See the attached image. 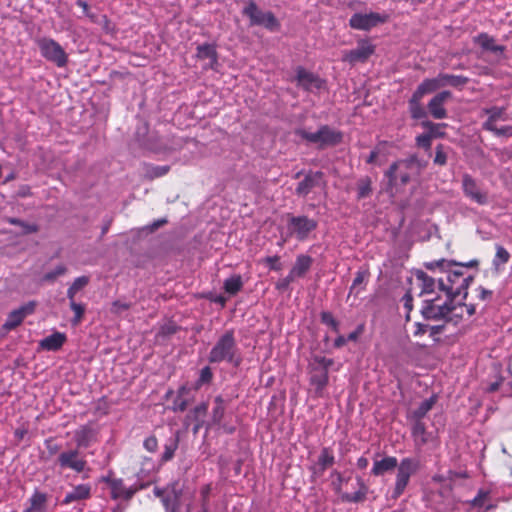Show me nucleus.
<instances>
[{"label":"nucleus","instance_id":"nucleus-1","mask_svg":"<svg viewBox=\"0 0 512 512\" xmlns=\"http://www.w3.org/2000/svg\"><path fill=\"white\" fill-rule=\"evenodd\" d=\"M211 363L228 362L234 366L241 363V357L232 331L225 332L209 353Z\"/></svg>","mask_w":512,"mask_h":512},{"label":"nucleus","instance_id":"nucleus-2","mask_svg":"<svg viewBox=\"0 0 512 512\" xmlns=\"http://www.w3.org/2000/svg\"><path fill=\"white\" fill-rule=\"evenodd\" d=\"M420 170L419 161L415 156L393 163L386 176L390 185H396L398 180L401 184H407L411 177L418 174Z\"/></svg>","mask_w":512,"mask_h":512},{"label":"nucleus","instance_id":"nucleus-3","mask_svg":"<svg viewBox=\"0 0 512 512\" xmlns=\"http://www.w3.org/2000/svg\"><path fill=\"white\" fill-rule=\"evenodd\" d=\"M296 134L309 143L319 147L334 146L342 141V133L327 126H321L316 132H308L305 129H298Z\"/></svg>","mask_w":512,"mask_h":512},{"label":"nucleus","instance_id":"nucleus-4","mask_svg":"<svg viewBox=\"0 0 512 512\" xmlns=\"http://www.w3.org/2000/svg\"><path fill=\"white\" fill-rule=\"evenodd\" d=\"M473 278L465 276L461 271L455 270L447 274L446 279L438 280V287L445 292L448 298H454L461 294L466 295V290Z\"/></svg>","mask_w":512,"mask_h":512},{"label":"nucleus","instance_id":"nucleus-5","mask_svg":"<svg viewBox=\"0 0 512 512\" xmlns=\"http://www.w3.org/2000/svg\"><path fill=\"white\" fill-rule=\"evenodd\" d=\"M55 465L60 471L69 470L77 474L89 471L85 455L78 448L61 451L58 454Z\"/></svg>","mask_w":512,"mask_h":512},{"label":"nucleus","instance_id":"nucleus-6","mask_svg":"<svg viewBox=\"0 0 512 512\" xmlns=\"http://www.w3.org/2000/svg\"><path fill=\"white\" fill-rule=\"evenodd\" d=\"M419 460L412 457L403 458L398 464L395 486L392 491L391 497L393 499L399 498L405 491L409 484L410 478L419 469Z\"/></svg>","mask_w":512,"mask_h":512},{"label":"nucleus","instance_id":"nucleus-7","mask_svg":"<svg viewBox=\"0 0 512 512\" xmlns=\"http://www.w3.org/2000/svg\"><path fill=\"white\" fill-rule=\"evenodd\" d=\"M318 222L305 215L290 216L287 223L288 235L298 241H305L316 230Z\"/></svg>","mask_w":512,"mask_h":512},{"label":"nucleus","instance_id":"nucleus-8","mask_svg":"<svg viewBox=\"0 0 512 512\" xmlns=\"http://www.w3.org/2000/svg\"><path fill=\"white\" fill-rule=\"evenodd\" d=\"M243 14L250 19V25L263 26L270 31L279 29L280 24L272 12H264L258 8L254 1H249L243 9Z\"/></svg>","mask_w":512,"mask_h":512},{"label":"nucleus","instance_id":"nucleus-9","mask_svg":"<svg viewBox=\"0 0 512 512\" xmlns=\"http://www.w3.org/2000/svg\"><path fill=\"white\" fill-rule=\"evenodd\" d=\"M37 46L41 55L48 61L56 64L58 67H64L68 62V55L62 46L51 38H40L37 40Z\"/></svg>","mask_w":512,"mask_h":512},{"label":"nucleus","instance_id":"nucleus-10","mask_svg":"<svg viewBox=\"0 0 512 512\" xmlns=\"http://www.w3.org/2000/svg\"><path fill=\"white\" fill-rule=\"evenodd\" d=\"M333 364V360L326 357H315L312 364L310 383L315 388V393L319 396L323 394L324 388L328 384V369Z\"/></svg>","mask_w":512,"mask_h":512},{"label":"nucleus","instance_id":"nucleus-11","mask_svg":"<svg viewBox=\"0 0 512 512\" xmlns=\"http://www.w3.org/2000/svg\"><path fill=\"white\" fill-rule=\"evenodd\" d=\"M468 79L461 75L441 73L435 78L425 79L418 86L426 93H432L446 86L458 87L466 84Z\"/></svg>","mask_w":512,"mask_h":512},{"label":"nucleus","instance_id":"nucleus-12","mask_svg":"<svg viewBox=\"0 0 512 512\" xmlns=\"http://www.w3.org/2000/svg\"><path fill=\"white\" fill-rule=\"evenodd\" d=\"M450 300L451 298H448L447 295L444 301H441L440 297L427 299L424 301L421 313L426 319L444 320L445 314L448 311V305Z\"/></svg>","mask_w":512,"mask_h":512},{"label":"nucleus","instance_id":"nucleus-13","mask_svg":"<svg viewBox=\"0 0 512 512\" xmlns=\"http://www.w3.org/2000/svg\"><path fill=\"white\" fill-rule=\"evenodd\" d=\"M462 188L466 197L479 205H485L488 202L487 193L483 192L476 181L468 174L462 178Z\"/></svg>","mask_w":512,"mask_h":512},{"label":"nucleus","instance_id":"nucleus-14","mask_svg":"<svg viewBox=\"0 0 512 512\" xmlns=\"http://www.w3.org/2000/svg\"><path fill=\"white\" fill-rule=\"evenodd\" d=\"M385 21V18L378 13H356L350 18V26L358 30H369Z\"/></svg>","mask_w":512,"mask_h":512},{"label":"nucleus","instance_id":"nucleus-15","mask_svg":"<svg viewBox=\"0 0 512 512\" xmlns=\"http://www.w3.org/2000/svg\"><path fill=\"white\" fill-rule=\"evenodd\" d=\"M105 481L109 485L111 497L115 500H128L132 498L138 490L137 487H127L122 479L106 478Z\"/></svg>","mask_w":512,"mask_h":512},{"label":"nucleus","instance_id":"nucleus-16","mask_svg":"<svg viewBox=\"0 0 512 512\" xmlns=\"http://www.w3.org/2000/svg\"><path fill=\"white\" fill-rule=\"evenodd\" d=\"M296 80L298 86L311 92L320 90L324 84L318 76L302 67L296 69Z\"/></svg>","mask_w":512,"mask_h":512},{"label":"nucleus","instance_id":"nucleus-17","mask_svg":"<svg viewBox=\"0 0 512 512\" xmlns=\"http://www.w3.org/2000/svg\"><path fill=\"white\" fill-rule=\"evenodd\" d=\"M452 97L451 92L442 91L436 94L428 103L430 115L435 119H444L447 117V111L444 108L445 103Z\"/></svg>","mask_w":512,"mask_h":512},{"label":"nucleus","instance_id":"nucleus-18","mask_svg":"<svg viewBox=\"0 0 512 512\" xmlns=\"http://www.w3.org/2000/svg\"><path fill=\"white\" fill-rule=\"evenodd\" d=\"M34 309L35 303L29 302L28 304L23 305L22 307L16 310H13L12 312L9 313L5 323L3 324V329L7 331L15 329L22 323V321L27 315L33 313Z\"/></svg>","mask_w":512,"mask_h":512},{"label":"nucleus","instance_id":"nucleus-19","mask_svg":"<svg viewBox=\"0 0 512 512\" xmlns=\"http://www.w3.org/2000/svg\"><path fill=\"white\" fill-rule=\"evenodd\" d=\"M97 430L91 424H86L77 428L73 433L76 448H88L96 441Z\"/></svg>","mask_w":512,"mask_h":512},{"label":"nucleus","instance_id":"nucleus-20","mask_svg":"<svg viewBox=\"0 0 512 512\" xmlns=\"http://www.w3.org/2000/svg\"><path fill=\"white\" fill-rule=\"evenodd\" d=\"M373 53L374 46L367 42H362L355 49L345 53L343 60L351 64L365 62Z\"/></svg>","mask_w":512,"mask_h":512},{"label":"nucleus","instance_id":"nucleus-21","mask_svg":"<svg viewBox=\"0 0 512 512\" xmlns=\"http://www.w3.org/2000/svg\"><path fill=\"white\" fill-rule=\"evenodd\" d=\"M335 462L333 453L329 448H323L315 464L310 467L313 478L321 477L325 470L331 467Z\"/></svg>","mask_w":512,"mask_h":512},{"label":"nucleus","instance_id":"nucleus-22","mask_svg":"<svg viewBox=\"0 0 512 512\" xmlns=\"http://www.w3.org/2000/svg\"><path fill=\"white\" fill-rule=\"evenodd\" d=\"M322 178L323 174L321 172L307 174L305 178L299 182L296 188V193L300 196H306L313 190V188L323 184Z\"/></svg>","mask_w":512,"mask_h":512},{"label":"nucleus","instance_id":"nucleus-23","mask_svg":"<svg viewBox=\"0 0 512 512\" xmlns=\"http://www.w3.org/2000/svg\"><path fill=\"white\" fill-rule=\"evenodd\" d=\"M467 504L471 508L484 509L482 512H489L496 508V504L491 499L490 491L485 489H479L477 495Z\"/></svg>","mask_w":512,"mask_h":512},{"label":"nucleus","instance_id":"nucleus-24","mask_svg":"<svg viewBox=\"0 0 512 512\" xmlns=\"http://www.w3.org/2000/svg\"><path fill=\"white\" fill-rule=\"evenodd\" d=\"M426 93L418 86L409 100V111L413 119L426 118L427 112L421 105V99Z\"/></svg>","mask_w":512,"mask_h":512},{"label":"nucleus","instance_id":"nucleus-25","mask_svg":"<svg viewBox=\"0 0 512 512\" xmlns=\"http://www.w3.org/2000/svg\"><path fill=\"white\" fill-rule=\"evenodd\" d=\"M313 263V259L305 254H300L297 256L296 261L290 270V278H301L303 277L311 268Z\"/></svg>","mask_w":512,"mask_h":512},{"label":"nucleus","instance_id":"nucleus-26","mask_svg":"<svg viewBox=\"0 0 512 512\" xmlns=\"http://www.w3.org/2000/svg\"><path fill=\"white\" fill-rule=\"evenodd\" d=\"M91 495V487L89 484H79L74 486L71 491L67 492L63 504H71L89 498Z\"/></svg>","mask_w":512,"mask_h":512},{"label":"nucleus","instance_id":"nucleus-27","mask_svg":"<svg viewBox=\"0 0 512 512\" xmlns=\"http://www.w3.org/2000/svg\"><path fill=\"white\" fill-rule=\"evenodd\" d=\"M23 512H48L47 495L35 491L28 500V505Z\"/></svg>","mask_w":512,"mask_h":512},{"label":"nucleus","instance_id":"nucleus-28","mask_svg":"<svg viewBox=\"0 0 512 512\" xmlns=\"http://www.w3.org/2000/svg\"><path fill=\"white\" fill-rule=\"evenodd\" d=\"M398 466V461L396 457L393 456H386L382 458L381 460L374 461L373 467H372V474L375 476H381L385 474L386 472H389L393 469H395Z\"/></svg>","mask_w":512,"mask_h":512},{"label":"nucleus","instance_id":"nucleus-29","mask_svg":"<svg viewBox=\"0 0 512 512\" xmlns=\"http://www.w3.org/2000/svg\"><path fill=\"white\" fill-rule=\"evenodd\" d=\"M66 341V336L63 333L55 332L40 341V347L47 351L59 350Z\"/></svg>","mask_w":512,"mask_h":512},{"label":"nucleus","instance_id":"nucleus-30","mask_svg":"<svg viewBox=\"0 0 512 512\" xmlns=\"http://www.w3.org/2000/svg\"><path fill=\"white\" fill-rule=\"evenodd\" d=\"M208 410L207 403H201L197 405L187 416L186 423L190 424L191 422H195L194 433H197L200 427L202 426L203 418L206 415Z\"/></svg>","mask_w":512,"mask_h":512},{"label":"nucleus","instance_id":"nucleus-31","mask_svg":"<svg viewBox=\"0 0 512 512\" xmlns=\"http://www.w3.org/2000/svg\"><path fill=\"white\" fill-rule=\"evenodd\" d=\"M359 489L355 493H344L341 498L343 501L359 503L366 499L368 487L361 478H357Z\"/></svg>","mask_w":512,"mask_h":512},{"label":"nucleus","instance_id":"nucleus-32","mask_svg":"<svg viewBox=\"0 0 512 512\" xmlns=\"http://www.w3.org/2000/svg\"><path fill=\"white\" fill-rule=\"evenodd\" d=\"M190 389L186 386H181L177 392V396L173 401L174 411H184L190 403Z\"/></svg>","mask_w":512,"mask_h":512},{"label":"nucleus","instance_id":"nucleus-33","mask_svg":"<svg viewBox=\"0 0 512 512\" xmlns=\"http://www.w3.org/2000/svg\"><path fill=\"white\" fill-rule=\"evenodd\" d=\"M197 57L199 59H208L211 68H214V65L217 63V52L211 44L199 45L197 47Z\"/></svg>","mask_w":512,"mask_h":512},{"label":"nucleus","instance_id":"nucleus-34","mask_svg":"<svg viewBox=\"0 0 512 512\" xmlns=\"http://www.w3.org/2000/svg\"><path fill=\"white\" fill-rule=\"evenodd\" d=\"M485 113L488 115V118L483 124L496 125L498 120H509V116L506 114L504 107H491L485 109Z\"/></svg>","mask_w":512,"mask_h":512},{"label":"nucleus","instance_id":"nucleus-35","mask_svg":"<svg viewBox=\"0 0 512 512\" xmlns=\"http://www.w3.org/2000/svg\"><path fill=\"white\" fill-rule=\"evenodd\" d=\"M416 279L422 288L421 294H428L434 291L436 282L432 277L428 276L425 272L417 271Z\"/></svg>","mask_w":512,"mask_h":512},{"label":"nucleus","instance_id":"nucleus-36","mask_svg":"<svg viewBox=\"0 0 512 512\" xmlns=\"http://www.w3.org/2000/svg\"><path fill=\"white\" fill-rule=\"evenodd\" d=\"M477 43L486 50L492 51L494 53H502L504 51V47L501 45H497L492 37H489L487 34H480L477 38Z\"/></svg>","mask_w":512,"mask_h":512},{"label":"nucleus","instance_id":"nucleus-37","mask_svg":"<svg viewBox=\"0 0 512 512\" xmlns=\"http://www.w3.org/2000/svg\"><path fill=\"white\" fill-rule=\"evenodd\" d=\"M437 397L435 395L420 403L417 409L412 412L416 420H421L435 405Z\"/></svg>","mask_w":512,"mask_h":512},{"label":"nucleus","instance_id":"nucleus-38","mask_svg":"<svg viewBox=\"0 0 512 512\" xmlns=\"http://www.w3.org/2000/svg\"><path fill=\"white\" fill-rule=\"evenodd\" d=\"M242 286L243 282L240 275H232L224 281V290L230 295L238 293Z\"/></svg>","mask_w":512,"mask_h":512},{"label":"nucleus","instance_id":"nucleus-39","mask_svg":"<svg viewBox=\"0 0 512 512\" xmlns=\"http://www.w3.org/2000/svg\"><path fill=\"white\" fill-rule=\"evenodd\" d=\"M89 283L87 276H80L76 278L67 290V297L69 300L75 299L76 294L81 291Z\"/></svg>","mask_w":512,"mask_h":512},{"label":"nucleus","instance_id":"nucleus-40","mask_svg":"<svg viewBox=\"0 0 512 512\" xmlns=\"http://www.w3.org/2000/svg\"><path fill=\"white\" fill-rule=\"evenodd\" d=\"M154 494L162 499V503L165 506L167 512H170V510L171 512L174 511L175 502L178 499V496L176 494L174 495L173 499H171L169 496H165L164 491L160 488H155Z\"/></svg>","mask_w":512,"mask_h":512},{"label":"nucleus","instance_id":"nucleus-41","mask_svg":"<svg viewBox=\"0 0 512 512\" xmlns=\"http://www.w3.org/2000/svg\"><path fill=\"white\" fill-rule=\"evenodd\" d=\"M368 273L366 271H358L350 287V293L358 294L362 289V285L366 281Z\"/></svg>","mask_w":512,"mask_h":512},{"label":"nucleus","instance_id":"nucleus-42","mask_svg":"<svg viewBox=\"0 0 512 512\" xmlns=\"http://www.w3.org/2000/svg\"><path fill=\"white\" fill-rule=\"evenodd\" d=\"M225 405L224 400L221 396H217L215 398V406L213 408V421L215 423H220L224 416Z\"/></svg>","mask_w":512,"mask_h":512},{"label":"nucleus","instance_id":"nucleus-43","mask_svg":"<svg viewBox=\"0 0 512 512\" xmlns=\"http://www.w3.org/2000/svg\"><path fill=\"white\" fill-rule=\"evenodd\" d=\"M483 129L494 133L498 137H500V136H506V137L512 136V126H503L501 128H498L496 125L483 124Z\"/></svg>","mask_w":512,"mask_h":512},{"label":"nucleus","instance_id":"nucleus-44","mask_svg":"<svg viewBox=\"0 0 512 512\" xmlns=\"http://www.w3.org/2000/svg\"><path fill=\"white\" fill-rule=\"evenodd\" d=\"M70 308L74 312V318L72 319L73 325H78L85 312V307L82 304L76 303L75 299L70 300Z\"/></svg>","mask_w":512,"mask_h":512},{"label":"nucleus","instance_id":"nucleus-45","mask_svg":"<svg viewBox=\"0 0 512 512\" xmlns=\"http://www.w3.org/2000/svg\"><path fill=\"white\" fill-rule=\"evenodd\" d=\"M509 252L502 246L496 247V254L493 260L494 266L498 267L502 264H505L509 260Z\"/></svg>","mask_w":512,"mask_h":512},{"label":"nucleus","instance_id":"nucleus-46","mask_svg":"<svg viewBox=\"0 0 512 512\" xmlns=\"http://www.w3.org/2000/svg\"><path fill=\"white\" fill-rule=\"evenodd\" d=\"M177 447H178V441L176 439H170L165 444V450L162 455V460L168 461V460L172 459Z\"/></svg>","mask_w":512,"mask_h":512},{"label":"nucleus","instance_id":"nucleus-47","mask_svg":"<svg viewBox=\"0 0 512 512\" xmlns=\"http://www.w3.org/2000/svg\"><path fill=\"white\" fill-rule=\"evenodd\" d=\"M371 181L369 178L361 179L358 182V198H365L371 193Z\"/></svg>","mask_w":512,"mask_h":512},{"label":"nucleus","instance_id":"nucleus-48","mask_svg":"<svg viewBox=\"0 0 512 512\" xmlns=\"http://www.w3.org/2000/svg\"><path fill=\"white\" fill-rule=\"evenodd\" d=\"M66 273V268L63 265H58L52 271L46 273L43 276V280L47 282H53L57 277L62 276Z\"/></svg>","mask_w":512,"mask_h":512},{"label":"nucleus","instance_id":"nucleus-49","mask_svg":"<svg viewBox=\"0 0 512 512\" xmlns=\"http://www.w3.org/2000/svg\"><path fill=\"white\" fill-rule=\"evenodd\" d=\"M444 320L446 322H451L453 324H457L461 319L458 316V313L455 312L454 306H453V298L449 301L448 305V311L445 314Z\"/></svg>","mask_w":512,"mask_h":512},{"label":"nucleus","instance_id":"nucleus-50","mask_svg":"<svg viewBox=\"0 0 512 512\" xmlns=\"http://www.w3.org/2000/svg\"><path fill=\"white\" fill-rule=\"evenodd\" d=\"M321 321L330 326L335 332H338V322L334 319L330 312L321 313Z\"/></svg>","mask_w":512,"mask_h":512},{"label":"nucleus","instance_id":"nucleus-51","mask_svg":"<svg viewBox=\"0 0 512 512\" xmlns=\"http://www.w3.org/2000/svg\"><path fill=\"white\" fill-rule=\"evenodd\" d=\"M432 141V134H421L416 137V143L419 147H422L426 150L430 149Z\"/></svg>","mask_w":512,"mask_h":512},{"label":"nucleus","instance_id":"nucleus-52","mask_svg":"<svg viewBox=\"0 0 512 512\" xmlns=\"http://www.w3.org/2000/svg\"><path fill=\"white\" fill-rule=\"evenodd\" d=\"M422 126L426 129H428V133L427 134H432V138L435 137V136H438L439 133H438V129L441 127V126H445V124H436V123H433L431 121H423L422 122Z\"/></svg>","mask_w":512,"mask_h":512},{"label":"nucleus","instance_id":"nucleus-53","mask_svg":"<svg viewBox=\"0 0 512 512\" xmlns=\"http://www.w3.org/2000/svg\"><path fill=\"white\" fill-rule=\"evenodd\" d=\"M446 162H447V156L443 150V145H438L436 147L434 163L438 164V165H445Z\"/></svg>","mask_w":512,"mask_h":512},{"label":"nucleus","instance_id":"nucleus-54","mask_svg":"<svg viewBox=\"0 0 512 512\" xmlns=\"http://www.w3.org/2000/svg\"><path fill=\"white\" fill-rule=\"evenodd\" d=\"M130 308V305L121 301H114L112 303L111 312L115 314H121L124 311H127Z\"/></svg>","mask_w":512,"mask_h":512},{"label":"nucleus","instance_id":"nucleus-55","mask_svg":"<svg viewBox=\"0 0 512 512\" xmlns=\"http://www.w3.org/2000/svg\"><path fill=\"white\" fill-rule=\"evenodd\" d=\"M143 445L147 451L155 452L158 447V442H157L156 437L150 436L144 440Z\"/></svg>","mask_w":512,"mask_h":512},{"label":"nucleus","instance_id":"nucleus-56","mask_svg":"<svg viewBox=\"0 0 512 512\" xmlns=\"http://www.w3.org/2000/svg\"><path fill=\"white\" fill-rule=\"evenodd\" d=\"M212 379V372L209 367H204L200 372V377L198 380V385H202L204 383H208Z\"/></svg>","mask_w":512,"mask_h":512},{"label":"nucleus","instance_id":"nucleus-57","mask_svg":"<svg viewBox=\"0 0 512 512\" xmlns=\"http://www.w3.org/2000/svg\"><path fill=\"white\" fill-rule=\"evenodd\" d=\"M19 227L22 228L23 234H31L38 231V226L36 224H30L24 221H22V224H20Z\"/></svg>","mask_w":512,"mask_h":512},{"label":"nucleus","instance_id":"nucleus-58","mask_svg":"<svg viewBox=\"0 0 512 512\" xmlns=\"http://www.w3.org/2000/svg\"><path fill=\"white\" fill-rule=\"evenodd\" d=\"M446 261L444 259L438 261H432L425 264V267L429 270H435L436 268L444 269Z\"/></svg>","mask_w":512,"mask_h":512},{"label":"nucleus","instance_id":"nucleus-59","mask_svg":"<svg viewBox=\"0 0 512 512\" xmlns=\"http://www.w3.org/2000/svg\"><path fill=\"white\" fill-rule=\"evenodd\" d=\"M169 168L167 166H157L152 169V177H161L168 172Z\"/></svg>","mask_w":512,"mask_h":512},{"label":"nucleus","instance_id":"nucleus-60","mask_svg":"<svg viewBox=\"0 0 512 512\" xmlns=\"http://www.w3.org/2000/svg\"><path fill=\"white\" fill-rule=\"evenodd\" d=\"M453 306H454L455 312L458 313V316L460 317V319H462L466 316L465 310L467 309V304L453 302Z\"/></svg>","mask_w":512,"mask_h":512},{"label":"nucleus","instance_id":"nucleus-61","mask_svg":"<svg viewBox=\"0 0 512 512\" xmlns=\"http://www.w3.org/2000/svg\"><path fill=\"white\" fill-rule=\"evenodd\" d=\"M166 223H167V220L165 218L158 219V220L154 221L151 225L147 226V229L150 232H153V231L157 230L158 228H160L161 226H163Z\"/></svg>","mask_w":512,"mask_h":512},{"label":"nucleus","instance_id":"nucleus-62","mask_svg":"<svg viewBox=\"0 0 512 512\" xmlns=\"http://www.w3.org/2000/svg\"><path fill=\"white\" fill-rule=\"evenodd\" d=\"M296 279L290 278V274H288L285 278H283L278 284L277 287L279 289H286L290 283L294 282Z\"/></svg>","mask_w":512,"mask_h":512},{"label":"nucleus","instance_id":"nucleus-63","mask_svg":"<svg viewBox=\"0 0 512 512\" xmlns=\"http://www.w3.org/2000/svg\"><path fill=\"white\" fill-rule=\"evenodd\" d=\"M46 444V447L48 449V452L50 455H55V454H59V446L57 444H53L51 440H47L45 442Z\"/></svg>","mask_w":512,"mask_h":512},{"label":"nucleus","instance_id":"nucleus-64","mask_svg":"<svg viewBox=\"0 0 512 512\" xmlns=\"http://www.w3.org/2000/svg\"><path fill=\"white\" fill-rule=\"evenodd\" d=\"M425 431L424 424L420 420H416V422L413 425V434H423Z\"/></svg>","mask_w":512,"mask_h":512}]
</instances>
